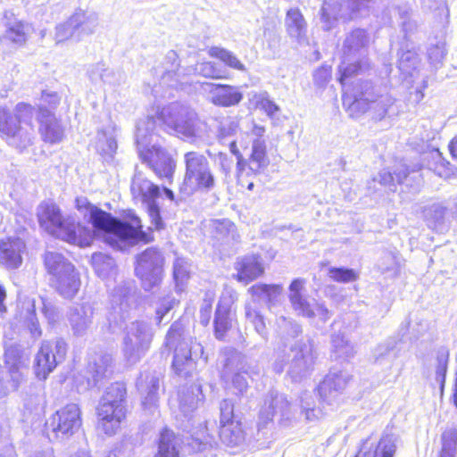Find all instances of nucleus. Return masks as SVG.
I'll return each instance as SVG.
<instances>
[{
  "label": "nucleus",
  "instance_id": "nucleus-1",
  "mask_svg": "<svg viewBox=\"0 0 457 457\" xmlns=\"http://www.w3.org/2000/svg\"><path fill=\"white\" fill-rule=\"evenodd\" d=\"M78 210L84 213L85 218L98 231L105 233L106 241L111 245L117 240L137 239L147 241L146 235L142 231L140 219L131 211L128 212L127 220L122 222L106 212L94 206L90 202H77Z\"/></svg>",
  "mask_w": 457,
  "mask_h": 457
},
{
  "label": "nucleus",
  "instance_id": "nucleus-2",
  "mask_svg": "<svg viewBox=\"0 0 457 457\" xmlns=\"http://www.w3.org/2000/svg\"><path fill=\"white\" fill-rule=\"evenodd\" d=\"M343 105L351 116H358L370 111L371 118L377 120L384 119L393 112L395 98L386 93L378 95L370 82L365 81L356 85L344 84Z\"/></svg>",
  "mask_w": 457,
  "mask_h": 457
},
{
  "label": "nucleus",
  "instance_id": "nucleus-3",
  "mask_svg": "<svg viewBox=\"0 0 457 457\" xmlns=\"http://www.w3.org/2000/svg\"><path fill=\"white\" fill-rule=\"evenodd\" d=\"M37 216L41 227L55 237L80 246H87L93 240L90 228L80 226L71 217L63 218L54 202L41 204Z\"/></svg>",
  "mask_w": 457,
  "mask_h": 457
},
{
  "label": "nucleus",
  "instance_id": "nucleus-4",
  "mask_svg": "<svg viewBox=\"0 0 457 457\" xmlns=\"http://www.w3.org/2000/svg\"><path fill=\"white\" fill-rule=\"evenodd\" d=\"M33 107L20 103L13 112L0 107V133L5 142L17 149L23 150L33 144L35 129L32 125Z\"/></svg>",
  "mask_w": 457,
  "mask_h": 457
},
{
  "label": "nucleus",
  "instance_id": "nucleus-5",
  "mask_svg": "<svg viewBox=\"0 0 457 457\" xmlns=\"http://www.w3.org/2000/svg\"><path fill=\"white\" fill-rule=\"evenodd\" d=\"M155 125L154 117H146L137 122L136 142L138 154L159 178L170 179L175 170L174 161L162 147L156 145L148 146L154 136Z\"/></svg>",
  "mask_w": 457,
  "mask_h": 457
},
{
  "label": "nucleus",
  "instance_id": "nucleus-6",
  "mask_svg": "<svg viewBox=\"0 0 457 457\" xmlns=\"http://www.w3.org/2000/svg\"><path fill=\"white\" fill-rule=\"evenodd\" d=\"M164 348L173 352L172 370L179 377L187 378L195 370V360L204 353L203 345L187 337L183 327L174 322L168 330Z\"/></svg>",
  "mask_w": 457,
  "mask_h": 457
},
{
  "label": "nucleus",
  "instance_id": "nucleus-7",
  "mask_svg": "<svg viewBox=\"0 0 457 457\" xmlns=\"http://www.w3.org/2000/svg\"><path fill=\"white\" fill-rule=\"evenodd\" d=\"M126 395L123 383L117 382L106 388L96 408L98 431L108 436L118 433L126 419Z\"/></svg>",
  "mask_w": 457,
  "mask_h": 457
},
{
  "label": "nucleus",
  "instance_id": "nucleus-8",
  "mask_svg": "<svg viewBox=\"0 0 457 457\" xmlns=\"http://www.w3.org/2000/svg\"><path fill=\"white\" fill-rule=\"evenodd\" d=\"M315 358L313 340L303 338L289 348L286 345L277 348L273 369L276 373H281L286 363L288 362V373L294 380H297L309 373L314 364Z\"/></svg>",
  "mask_w": 457,
  "mask_h": 457
},
{
  "label": "nucleus",
  "instance_id": "nucleus-9",
  "mask_svg": "<svg viewBox=\"0 0 457 457\" xmlns=\"http://www.w3.org/2000/svg\"><path fill=\"white\" fill-rule=\"evenodd\" d=\"M169 133L187 139L200 137L201 122L196 112L186 104L175 102L163 107L158 117Z\"/></svg>",
  "mask_w": 457,
  "mask_h": 457
},
{
  "label": "nucleus",
  "instance_id": "nucleus-10",
  "mask_svg": "<svg viewBox=\"0 0 457 457\" xmlns=\"http://www.w3.org/2000/svg\"><path fill=\"white\" fill-rule=\"evenodd\" d=\"M186 172L181 190L186 195L195 191H209L213 188L214 176L208 159L198 152H187L184 154Z\"/></svg>",
  "mask_w": 457,
  "mask_h": 457
},
{
  "label": "nucleus",
  "instance_id": "nucleus-11",
  "mask_svg": "<svg viewBox=\"0 0 457 457\" xmlns=\"http://www.w3.org/2000/svg\"><path fill=\"white\" fill-rule=\"evenodd\" d=\"M368 36L364 29L353 30L345 39L343 45V61L338 68L339 81L347 84V80L362 70L361 57L366 52Z\"/></svg>",
  "mask_w": 457,
  "mask_h": 457
},
{
  "label": "nucleus",
  "instance_id": "nucleus-12",
  "mask_svg": "<svg viewBox=\"0 0 457 457\" xmlns=\"http://www.w3.org/2000/svg\"><path fill=\"white\" fill-rule=\"evenodd\" d=\"M154 338L151 326L143 320L129 323L122 339V352L127 361L136 363L149 350Z\"/></svg>",
  "mask_w": 457,
  "mask_h": 457
},
{
  "label": "nucleus",
  "instance_id": "nucleus-13",
  "mask_svg": "<svg viewBox=\"0 0 457 457\" xmlns=\"http://www.w3.org/2000/svg\"><path fill=\"white\" fill-rule=\"evenodd\" d=\"M81 410L77 403H69L54 413L46 422L50 439H68L82 426Z\"/></svg>",
  "mask_w": 457,
  "mask_h": 457
},
{
  "label": "nucleus",
  "instance_id": "nucleus-14",
  "mask_svg": "<svg viewBox=\"0 0 457 457\" xmlns=\"http://www.w3.org/2000/svg\"><path fill=\"white\" fill-rule=\"evenodd\" d=\"M164 257L160 250L149 247L137 257L135 272L145 290L159 287L162 279Z\"/></svg>",
  "mask_w": 457,
  "mask_h": 457
},
{
  "label": "nucleus",
  "instance_id": "nucleus-15",
  "mask_svg": "<svg viewBox=\"0 0 457 457\" xmlns=\"http://www.w3.org/2000/svg\"><path fill=\"white\" fill-rule=\"evenodd\" d=\"M221 365V378L231 381L234 394L243 395L247 388L248 383L243 374H248L247 364L245 357L232 348L223 349L219 358Z\"/></svg>",
  "mask_w": 457,
  "mask_h": 457
},
{
  "label": "nucleus",
  "instance_id": "nucleus-16",
  "mask_svg": "<svg viewBox=\"0 0 457 457\" xmlns=\"http://www.w3.org/2000/svg\"><path fill=\"white\" fill-rule=\"evenodd\" d=\"M4 357L7 370H0V395L17 390L27 370L28 358L18 346L8 347Z\"/></svg>",
  "mask_w": 457,
  "mask_h": 457
},
{
  "label": "nucleus",
  "instance_id": "nucleus-17",
  "mask_svg": "<svg viewBox=\"0 0 457 457\" xmlns=\"http://www.w3.org/2000/svg\"><path fill=\"white\" fill-rule=\"evenodd\" d=\"M134 293L130 287L122 285L113 289L111 295L110 308L107 314L109 327L112 332L122 328L134 304Z\"/></svg>",
  "mask_w": 457,
  "mask_h": 457
},
{
  "label": "nucleus",
  "instance_id": "nucleus-18",
  "mask_svg": "<svg viewBox=\"0 0 457 457\" xmlns=\"http://www.w3.org/2000/svg\"><path fill=\"white\" fill-rule=\"evenodd\" d=\"M67 353V344L58 338L54 342L44 341L35 359V372L37 378L46 379L58 363L62 362Z\"/></svg>",
  "mask_w": 457,
  "mask_h": 457
},
{
  "label": "nucleus",
  "instance_id": "nucleus-19",
  "mask_svg": "<svg viewBox=\"0 0 457 457\" xmlns=\"http://www.w3.org/2000/svg\"><path fill=\"white\" fill-rule=\"evenodd\" d=\"M230 152L237 156V169L240 174L245 173L257 174L263 171L270 163V160L266 153V141L265 139H253L252 145V153L248 159L245 161L240 154L236 140L228 142Z\"/></svg>",
  "mask_w": 457,
  "mask_h": 457
},
{
  "label": "nucleus",
  "instance_id": "nucleus-20",
  "mask_svg": "<svg viewBox=\"0 0 457 457\" xmlns=\"http://www.w3.org/2000/svg\"><path fill=\"white\" fill-rule=\"evenodd\" d=\"M179 63L178 62V54L175 51L170 50L165 56V66L156 67L154 69L155 76L158 78V84L154 82L148 86L152 87V92L155 96H165L163 88L165 87L171 88H179L180 82L178 79L177 71Z\"/></svg>",
  "mask_w": 457,
  "mask_h": 457
},
{
  "label": "nucleus",
  "instance_id": "nucleus-21",
  "mask_svg": "<svg viewBox=\"0 0 457 457\" xmlns=\"http://www.w3.org/2000/svg\"><path fill=\"white\" fill-rule=\"evenodd\" d=\"M119 129L114 124H108L96 131L91 141V146L102 161L106 163H112L118 149L117 137Z\"/></svg>",
  "mask_w": 457,
  "mask_h": 457
},
{
  "label": "nucleus",
  "instance_id": "nucleus-22",
  "mask_svg": "<svg viewBox=\"0 0 457 457\" xmlns=\"http://www.w3.org/2000/svg\"><path fill=\"white\" fill-rule=\"evenodd\" d=\"M351 376L345 370H330L319 386L321 399L333 406L345 389Z\"/></svg>",
  "mask_w": 457,
  "mask_h": 457
},
{
  "label": "nucleus",
  "instance_id": "nucleus-23",
  "mask_svg": "<svg viewBox=\"0 0 457 457\" xmlns=\"http://www.w3.org/2000/svg\"><path fill=\"white\" fill-rule=\"evenodd\" d=\"M295 409L283 394L270 391L266 395L261 416L267 420L279 416L281 420H290L295 417Z\"/></svg>",
  "mask_w": 457,
  "mask_h": 457
},
{
  "label": "nucleus",
  "instance_id": "nucleus-24",
  "mask_svg": "<svg viewBox=\"0 0 457 457\" xmlns=\"http://www.w3.org/2000/svg\"><path fill=\"white\" fill-rule=\"evenodd\" d=\"M202 88L208 94L210 101L217 106H235L243 99L239 89L231 85L204 82Z\"/></svg>",
  "mask_w": 457,
  "mask_h": 457
},
{
  "label": "nucleus",
  "instance_id": "nucleus-25",
  "mask_svg": "<svg viewBox=\"0 0 457 457\" xmlns=\"http://www.w3.org/2000/svg\"><path fill=\"white\" fill-rule=\"evenodd\" d=\"M134 200H157L166 197L174 200L173 192L167 187H160L141 174H136L130 187Z\"/></svg>",
  "mask_w": 457,
  "mask_h": 457
},
{
  "label": "nucleus",
  "instance_id": "nucleus-26",
  "mask_svg": "<svg viewBox=\"0 0 457 457\" xmlns=\"http://www.w3.org/2000/svg\"><path fill=\"white\" fill-rule=\"evenodd\" d=\"M396 451L393 436H383L379 440L372 436L362 440L354 457H394Z\"/></svg>",
  "mask_w": 457,
  "mask_h": 457
},
{
  "label": "nucleus",
  "instance_id": "nucleus-27",
  "mask_svg": "<svg viewBox=\"0 0 457 457\" xmlns=\"http://www.w3.org/2000/svg\"><path fill=\"white\" fill-rule=\"evenodd\" d=\"M112 356L104 352L94 353L89 356L87 367L88 387L96 386L99 382L112 374Z\"/></svg>",
  "mask_w": 457,
  "mask_h": 457
},
{
  "label": "nucleus",
  "instance_id": "nucleus-28",
  "mask_svg": "<svg viewBox=\"0 0 457 457\" xmlns=\"http://www.w3.org/2000/svg\"><path fill=\"white\" fill-rule=\"evenodd\" d=\"M160 380L159 373L145 371L140 374L137 382V387L143 397L142 404L145 410L150 411L157 406Z\"/></svg>",
  "mask_w": 457,
  "mask_h": 457
},
{
  "label": "nucleus",
  "instance_id": "nucleus-29",
  "mask_svg": "<svg viewBox=\"0 0 457 457\" xmlns=\"http://www.w3.org/2000/svg\"><path fill=\"white\" fill-rule=\"evenodd\" d=\"M305 284V279L295 278L288 287V299L297 315L312 319L314 313L313 302L311 303L304 295Z\"/></svg>",
  "mask_w": 457,
  "mask_h": 457
},
{
  "label": "nucleus",
  "instance_id": "nucleus-30",
  "mask_svg": "<svg viewBox=\"0 0 457 457\" xmlns=\"http://www.w3.org/2000/svg\"><path fill=\"white\" fill-rule=\"evenodd\" d=\"M26 249L24 241L19 237H7L0 241V264L9 270L19 268Z\"/></svg>",
  "mask_w": 457,
  "mask_h": 457
},
{
  "label": "nucleus",
  "instance_id": "nucleus-31",
  "mask_svg": "<svg viewBox=\"0 0 457 457\" xmlns=\"http://www.w3.org/2000/svg\"><path fill=\"white\" fill-rule=\"evenodd\" d=\"M38 120L40 123L39 131L45 142L57 144L63 139V127L54 114L46 107H39Z\"/></svg>",
  "mask_w": 457,
  "mask_h": 457
},
{
  "label": "nucleus",
  "instance_id": "nucleus-32",
  "mask_svg": "<svg viewBox=\"0 0 457 457\" xmlns=\"http://www.w3.org/2000/svg\"><path fill=\"white\" fill-rule=\"evenodd\" d=\"M235 299L232 293L225 292L220 296L215 312L214 332L218 339H223L231 328V305Z\"/></svg>",
  "mask_w": 457,
  "mask_h": 457
},
{
  "label": "nucleus",
  "instance_id": "nucleus-33",
  "mask_svg": "<svg viewBox=\"0 0 457 457\" xmlns=\"http://www.w3.org/2000/svg\"><path fill=\"white\" fill-rule=\"evenodd\" d=\"M238 281L248 284L264 273L262 258L256 254L245 255L237 260L235 264Z\"/></svg>",
  "mask_w": 457,
  "mask_h": 457
},
{
  "label": "nucleus",
  "instance_id": "nucleus-34",
  "mask_svg": "<svg viewBox=\"0 0 457 457\" xmlns=\"http://www.w3.org/2000/svg\"><path fill=\"white\" fill-rule=\"evenodd\" d=\"M183 440L169 428L162 429L156 440V452L153 457H180Z\"/></svg>",
  "mask_w": 457,
  "mask_h": 457
},
{
  "label": "nucleus",
  "instance_id": "nucleus-35",
  "mask_svg": "<svg viewBox=\"0 0 457 457\" xmlns=\"http://www.w3.org/2000/svg\"><path fill=\"white\" fill-rule=\"evenodd\" d=\"M413 174L412 178H416L415 171L411 172L408 170L404 163H398L396 169L394 170V175L392 172L386 169L381 170L378 174L373 178L372 183L375 190H378L376 187V183H378L381 187H385V190L388 191H395L396 184L406 183L408 181V177L411 174Z\"/></svg>",
  "mask_w": 457,
  "mask_h": 457
},
{
  "label": "nucleus",
  "instance_id": "nucleus-36",
  "mask_svg": "<svg viewBox=\"0 0 457 457\" xmlns=\"http://www.w3.org/2000/svg\"><path fill=\"white\" fill-rule=\"evenodd\" d=\"M94 309L89 303H83L71 309L69 321L73 334L84 336L92 324Z\"/></svg>",
  "mask_w": 457,
  "mask_h": 457
},
{
  "label": "nucleus",
  "instance_id": "nucleus-37",
  "mask_svg": "<svg viewBox=\"0 0 457 457\" xmlns=\"http://www.w3.org/2000/svg\"><path fill=\"white\" fill-rule=\"evenodd\" d=\"M205 227L212 237L221 243L229 244L238 242L240 239L236 225L228 219L211 220Z\"/></svg>",
  "mask_w": 457,
  "mask_h": 457
},
{
  "label": "nucleus",
  "instance_id": "nucleus-38",
  "mask_svg": "<svg viewBox=\"0 0 457 457\" xmlns=\"http://www.w3.org/2000/svg\"><path fill=\"white\" fill-rule=\"evenodd\" d=\"M88 77L94 84H104L112 87L120 86L125 82L126 76L120 71H114L104 63H96L88 71Z\"/></svg>",
  "mask_w": 457,
  "mask_h": 457
},
{
  "label": "nucleus",
  "instance_id": "nucleus-39",
  "mask_svg": "<svg viewBox=\"0 0 457 457\" xmlns=\"http://www.w3.org/2000/svg\"><path fill=\"white\" fill-rule=\"evenodd\" d=\"M285 28L287 35L298 43L306 40L307 22L299 8H290L285 17Z\"/></svg>",
  "mask_w": 457,
  "mask_h": 457
},
{
  "label": "nucleus",
  "instance_id": "nucleus-40",
  "mask_svg": "<svg viewBox=\"0 0 457 457\" xmlns=\"http://www.w3.org/2000/svg\"><path fill=\"white\" fill-rule=\"evenodd\" d=\"M71 22L79 37L94 34L99 26L98 14L94 11L78 9L71 16Z\"/></svg>",
  "mask_w": 457,
  "mask_h": 457
},
{
  "label": "nucleus",
  "instance_id": "nucleus-41",
  "mask_svg": "<svg viewBox=\"0 0 457 457\" xmlns=\"http://www.w3.org/2000/svg\"><path fill=\"white\" fill-rule=\"evenodd\" d=\"M248 292L254 302H264L269 308H271L280 301L283 287L279 284L258 283L252 286Z\"/></svg>",
  "mask_w": 457,
  "mask_h": 457
},
{
  "label": "nucleus",
  "instance_id": "nucleus-42",
  "mask_svg": "<svg viewBox=\"0 0 457 457\" xmlns=\"http://www.w3.org/2000/svg\"><path fill=\"white\" fill-rule=\"evenodd\" d=\"M52 286L65 298H72L79 289L80 278L75 267L51 282Z\"/></svg>",
  "mask_w": 457,
  "mask_h": 457
},
{
  "label": "nucleus",
  "instance_id": "nucleus-43",
  "mask_svg": "<svg viewBox=\"0 0 457 457\" xmlns=\"http://www.w3.org/2000/svg\"><path fill=\"white\" fill-rule=\"evenodd\" d=\"M44 261L46 269L51 276V282L74 268V265L69 260L55 252H47L45 254Z\"/></svg>",
  "mask_w": 457,
  "mask_h": 457
},
{
  "label": "nucleus",
  "instance_id": "nucleus-44",
  "mask_svg": "<svg viewBox=\"0 0 457 457\" xmlns=\"http://www.w3.org/2000/svg\"><path fill=\"white\" fill-rule=\"evenodd\" d=\"M44 261L46 269L51 276V282L74 268V265L69 260L55 252H47L45 254Z\"/></svg>",
  "mask_w": 457,
  "mask_h": 457
},
{
  "label": "nucleus",
  "instance_id": "nucleus-45",
  "mask_svg": "<svg viewBox=\"0 0 457 457\" xmlns=\"http://www.w3.org/2000/svg\"><path fill=\"white\" fill-rule=\"evenodd\" d=\"M422 166L440 178L445 179L451 174L450 163L443 158L442 154L436 148L423 154Z\"/></svg>",
  "mask_w": 457,
  "mask_h": 457
},
{
  "label": "nucleus",
  "instance_id": "nucleus-46",
  "mask_svg": "<svg viewBox=\"0 0 457 457\" xmlns=\"http://www.w3.org/2000/svg\"><path fill=\"white\" fill-rule=\"evenodd\" d=\"M220 436L228 446L239 445L245 440L244 431L239 420L220 425Z\"/></svg>",
  "mask_w": 457,
  "mask_h": 457
},
{
  "label": "nucleus",
  "instance_id": "nucleus-47",
  "mask_svg": "<svg viewBox=\"0 0 457 457\" xmlns=\"http://www.w3.org/2000/svg\"><path fill=\"white\" fill-rule=\"evenodd\" d=\"M31 31L30 24L21 21H15L8 24L4 37L13 44L22 46L28 40V36Z\"/></svg>",
  "mask_w": 457,
  "mask_h": 457
},
{
  "label": "nucleus",
  "instance_id": "nucleus-48",
  "mask_svg": "<svg viewBox=\"0 0 457 457\" xmlns=\"http://www.w3.org/2000/svg\"><path fill=\"white\" fill-rule=\"evenodd\" d=\"M208 54L212 58L220 60L226 66L233 70L242 72H245L247 71L245 65L237 58V56L233 52L226 48L212 46L208 49Z\"/></svg>",
  "mask_w": 457,
  "mask_h": 457
},
{
  "label": "nucleus",
  "instance_id": "nucleus-49",
  "mask_svg": "<svg viewBox=\"0 0 457 457\" xmlns=\"http://www.w3.org/2000/svg\"><path fill=\"white\" fill-rule=\"evenodd\" d=\"M92 265L96 273L102 278H109L116 274L115 261L109 255L97 253L92 255Z\"/></svg>",
  "mask_w": 457,
  "mask_h": 457
},
{
  "label": "nucleus",
  "instance_id": "nucleus-50",
  "mask_svg": "<svg viewBox=\"0 0 457 457\" xmlns=\"http://www.w3.org/2000/svg\"><path fill=\"white\" fill-rule=\"evenodd\" d=\"M331 352L336 359H346L354 353L353 345L341 333L331 336Z\"/></svg>",
  "mask_w": 457,
  "mask_h": 457
},
{
  "label": "nucleus",
  "instance_id": "nucleus-51",
  "mask_svg": "<svg viewBox=\"0 0 457 457\" xmlns=\"http://www.w3.org/2000/svg\"><path fill=\"white\" fill-rule=\"evenodd\" d=\"M245 316L248 322H250L255 331L264 339L267 338V328L264 322L263 317L260 312L254 309L250 303H246L245 306Z\"/></svg>",
  "mask_w": 457,
  "mask_h": 457
},
{
  "label": "nucleus",
  "instance_id": "nucleus-52",
  "mask_svg": "<svg viewBox=\"0 0 457 457\" xmlns=\"http://www.w3.org/2000/svg\"><path fill=\"white\" fill-rule=\"evenodd\" d=\"M328 276L333 281L338 283H349L358 279L359 274L353 269L330 267L328 270Z\"/></svg>",
  "mask_w": 457,
  "mask_h": 457
},
{
  "label": "nucleus",
  "instance_id": "nucleus-53",
  "mask_svg": "<svg viewBox=\"0 0 457 457\" xmlns=\"http://www.w3.org/2000/svg\"><path fill=\"white\" fill-rule=\"evenodd\" d=\"M197 72L204 78L212 79H226V71L213 62H203L196 66Z\"/></svg>",
  "mask_w": 457,
  "mask_h": 457
},
{
  "label": "nucleus",
  "instance_id": "nucleus-54",
  "mask_svg": "<svg viewBox=\"0 0 457 457\" xmlns=\"http://www.w3.org/2000/svg\"><path fill=\"white\" fill-rule=\"evenodd\" d=\"M418 64V55L413 51H406L401 54L398 62L399 70L406 76H413Z\"/></svg>",
  "mask_w": 457,
  "mask_h": 457
},
{
  "label": "nucleus",
  "instance_id": "nucleus-55",
  "mask_svg": "<svg viewBox=\"0 0 457 457\" xmlns=\"http://www.w3.org/2000/svg\"><path fill=\"white\" fill-rule=\"evenodd\" d=\"M276 325L282 335L296 337L302 333L301 326L291 319L279 316L276 320Z\"/></svg>",
  "mask_w": 457,
  "mask_h": 457
},
{
  "label": "nucleus",
  "instance_id": "nucleus-56",
  "mask_svg": "<svg viewBox=\"0 0 457 457\" xmlns=\"http://www.w3.org/2000/svg\"><path fill=\"white\" fill-rule=\"evenodd\" d=\"M448 353L440 352L436 357V380L440 384V389L443 393L445 384V377L448 367Z\"/></svg>",
  "mask_w": 457,
  "mask_h": 457
},
{
  "label": "nucleus",
  "instance_id": "nucleus-57",
  "mask_svg": "<svg viewBox=\"0 0 457 457\" xmlns=\"http://www.w3.org/2000/svg\"><path fill=\"white\" fill-rule=\"evenodd\" d=\"M255 100L257 106L270 118L279 111L278 105L270 98L267 92L256 95Z\"/></svg>",
  "mask_w": 457,
  "mask_h": 457
},
{
  "label": "nucleus",
  "instance_id": "nucleus-58",
  "mask_svg": "<svg viewBox=\"0 0 457 457\" xmlns=\"http://www.w3.org/2000/svg\"><path fill=\"white\" fill-rule=\"evenodd\" d=\"M373 358L378 364L392 362L396 358V353L389 345H379L373 352Z\"/></svg>",
  "mask_w": 457,
  "mask_h": 457
},
{
  "label": "nucleus",
  "instance_id": "nucleus-59",
  "mask_svg": "<svg viewBox=\"0 0 457 457\" xmlns=\"http://www.w3.org/2000/svg\"><path fill=\"white\" fill-rule=\"evenodd\" d=\"M239 128L238 120L236 119H227L221 122L219 129L220 140L225 144L227 139L234 137Z\"/></svg>",
  "mask_w": 457,
  "mask_h": 457
},
{
  "label": "nucleus",
  "instance_id": "nucleus-60",
  "mask_svg": "<svg viewBox=\"0 0 457 457\" xmlns=\"http://www.w3.org/2000/svg\"><path fill=\"white\" fill-rule=\"evenodd\" d=\"M24 406L30 412H35L37 414L43 412L46 407L44 395L37 393L28 395L25 399Z\"/></svg>",
  "mask_w": 457,
  "mask_h": 457
},
{
  "label": "nucleus",
  "instance_id": "nucleus-61",
  "mask_svg": "<svg viewBox=\"0 0 457 457\" xmlns=\"http://www.w3.org/2000/svg\"><path fill=\"white\" fill-rule=\"evenodd\" d=\"M73 35H77V30L71 22V17L66 21L58 24L55 28V41L57 44L68 40Z\"/></svg>",
  "mask_w": 457,
  "mask_h": 457
},
{
  "label": "nucleus",
  "instance_id": "nucleus-62",
  "mask_svg": "<svg viewBox=\"0 0 457 457\" xmlns=\"http://www.w3.org/2000/svg\"><path fill=\"white\" fill-rule=\"evenodd\" d=\"M442 451L440 457H454L456 453V437L453 432H445L442 436Z\"/></svg>",
  "mask_w": 457,
  "mask_h": 457
},
{
  "label": "nucleus",
  "instance_id": "nucleus-63",
  "mask_svg": "<svg viewBox=\"0 0 457 457\" xmlns=\"http://www.w3.org/2000/svg\"><path fill=\"white\" fill-rule=\"evenodd\" d=\"M378 267L383 273L393 272L396 274L399 271L398 257L393 253H386L382 256Z\"/></svg>",
  "mask_w": 457,
  "mask_h": 457
},
{
  "label": "nucleus",
  "instance_id": "nucleus-64",
  "mask_svg": "<svg viewBox=\"0 0 457 457\" xmlns=\"http://www.w3.org/2000/svg\"><path fill=\"white\" fill-rule=\"evenodd\" d=\"M445 45L443 42H438L435 46L428 48V55L430 62L436 68L440 65L445 57Z\"/></svg>",
  "mask_w": 457,
  "mask_h": 457
}]
</instances>
